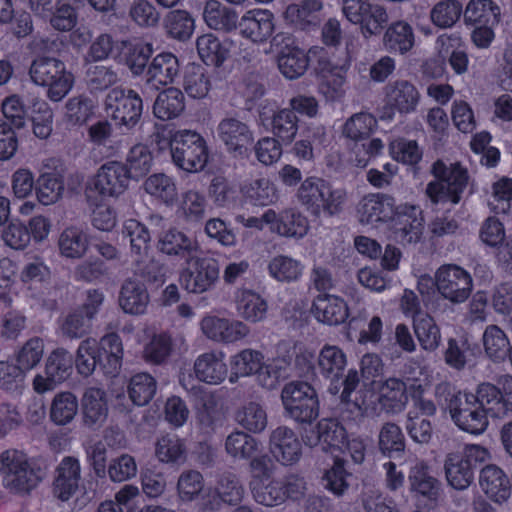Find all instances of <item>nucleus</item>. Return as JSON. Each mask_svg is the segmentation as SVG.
Returning <instances> with one entry per match:
<instances>
[{"instance_id":"nucleus-17","label":"nucleus","mask_w":512,"mask_h":512,"mask_svg":"<svg viewBox=\"0 0 512 512\" xmlns=\"http://www.w3.org/2000/svg\"><path fill=\"white\" fill-rule=\"evenodd\" d=\"M394 197L384 193H371L363 197L358 206L359 221L366 225L384 223L394 215Z\"/></svg>"},{"instance_id":"nucleus-16","label":"nucleus","mask_w":512,"mask_h":512,"mask_svg":"<svg viewBox=\"0 0 512 512\" xmlns=\"http://www.w3.org/2000/svg\"><path fill=\"white\" fill-rule=\"evenodd\" d=\"M387 107L400 114H410L417 110L421 95L414 83L397 79L384 88Z\"/></svg>"},{"instance_id":"nucleus-39","label":"nucleus","mask_w":512,"mask_h":512,"mask_svg":"<svg viewBox=\"0 0 512 512\" xmlns=\"http://www.w3.org/2000/svg\"><path fill=\"white\" fill-rule=\"evenodd\" d=\"M182 87L191 98L206 97L211 88L208 70L200 64L189 63L183 72Z\"/></svg>"},{"instance_id":"nucleus-41","label":"nucleus","mask_w":512,"mask_h":512,"mask_svg":"<svg viewBox=\"0 0 512 512\" xmlns=\"http://www.w3.org/2000/svg\"><path fill=\"white\" fill-rule=\"evenodd\" d=\"M64 192L63 176L57 171L40 173L36 179L35 195L43 205H51L59 201Z\"/></svg>"},{"instance_id":"nucleus-44","label":"nucleus","mask_w":512,"mask_h":512,"mask_svg":"<svg viewBox=\"0 0 512 512\" xmlns=\"http://www.w3.org/2000/svg\"><path fill=\"white\" fill-rule=\"evenodd\" d=\"M472 395L476 403L490 414V417L501 418L504 416V396L496 384L482 382Z\"/></svg>"},{"instance_id":"nucleus-9","label":"nucleus","mask_w":512,"mask_h":512,"mask_svg":"<svg viewBox=\"0 0 512 512\" xmlns=\"http://www.w3.org/2000/svg\"><path fill=\"white\" fill-rule=\"evenodd\" d=\"M179 277L180 284L189 293L201 294L211 290L219 279V264L213 258H199L195 255L185 261Z\"/></svg>"},{"instance_id":"nucleus-52","label":"nucleus","mask_w":512,"mask_h":512,"mask_svg":"<svg viewBox=\"0 0 512 512\" xmlns=\"http://www.w3.org/2000/svg\"><path fill=\"white\" fill-rule=\"evenodd\" d=\"M271 128L274 138L284 145H289L297 135L298 118L289 109L272 111Z\"/></svg>"},{"instance_id":"nucleus-54","label":"nucleus","mask_w":512,"mask_h":512,"mask_svg":"<svg viewBox=\"0 0 512 512\" xmlns=\"http://www.w3.org/2000/svg\"><path fill=\"white\" fill-rule=\"evenodd\" d=\"M196 46L200 58L208 66H221L229 55V50L213 34L198 37Z\"/></svg>"},{"instance_id":"nucleus-33","label":"nucleus","mask_w":512,"mask_h":512,"mask_svg":"<svg viewBox=\"0 0 512 512\" xmlns=\"http://www.w3.org/2000/svg\"><path fill=\"white\" fill-rule=\"evenodd\" d=\"M466 25H498L501 8L493 0H470L463 12Z\"/></svg>"},{"instance_id":"nucleus-34","label":"nucleus","mask_w":512,"mask_h":512,"mask_svg":"<svg viewBox=\"0 0 512 512\" xmlns=\"http://www.w3.org/2000/svg\"><path fill=\"white\" fill-rule=\"evenodd\" d=\"M322 9L321 0H301L297 4H290L286 8L285 15L288 20L305 30L319 25Z\"/></svg>"},{"instance_id":"nucleus-19","label":"nucleus","mask_w":512,"mask_h":512,"mask_svg":"<svg viewBox=\"0 0 512 512\" xmlns=\"http://www.w3.org/2000/svg\"><path fill=\"white\" fill-rule=\"evenodd\" d=\"M180 71L178 58L171 52H161L152 58L145 74L147 86L159 90L172 84Z\"/></svg>"},{"instance_id":"nucleus-3","label":"nucleus","mask_w":512,"mask_h":512,"mask_svg":"<svg viewBox=\"0 0 512 512\" xmlns=\"http://www.w3.org/2000/svg\"><path fill=\"white\" fill-rule=\"evenodd\" d=\"M430 172L435 180L426 185L425 195L433 205H457L468 189L469 195L474 192L469 172L460 162L447 164L438 159L432 164Z\"/></svg>"},{"instance_id":"nucleus-57","label":"nucleus","mask_w":512,"mask_h":512,"mask_svg":"<svg viewBox=\"0 0 512 512\" xmlns=\"http://www.w3.org/2000/svg\"><path fill=\"white\" fill-rule=\"evenodd\" d=\"M266 301L251 290H244L237 298V311L241 317L251 322L263 320L267 313Z\"/></svg>"},{"instance_id":"nucleus-53","label":"nucleus","mask_w":512,"mask_h":512,"mask_svg":"<svg viewBox=\"0 0 512 512\" xmlns=\"http://www.w3.org/2000/svg\"><path fill=\"white\" fill-rule=\"evenodd\" d=\"M125 170L131 179H139L146 176L153 165V156L144 144H136L130 148L127 156Z\"/></svg>"},{"instance_id":"nucleus-64","label":"nucleus","mask_w":512,"mask_h":512,"mask_svg":"<svg viewBox=\"0 0 512 512\" xmlns=\"http://www.w3.org/2000/svg\"><path fill=\"white\" fill-rule=\"evenodd\" d=\"M463 12L462 4L459 1L444 0L432 8L430 17L437 27L450 28L459 20Z\"/></svg>"},{"instance_id":"nucleus-47","label":"nucleus","mask_w":512,"mask_h":512,"mask_svg":"<svg viewBox=\"0 0 512 512\" xmlns=\"http://www.w3.org/2000/svg\"><path fill=\"white\" fill-rule=\"evenodd\" d=\"M157 391L155 378L145 372L133 375L128 383L129 399L136 406H145L154 398Z\"/></svg>"},{"instance_id":"nucleus-63","label":"nucleus","mask_w":512,"mask_h":512,"mask_svg":"<svg viewBox=\"0 0 512 512\" xmlns=\"http://www.w3.org/2000/svg\"><path fill=\"white\" fill-rule=\"evenodd\" d=\"M327 180L317 176L306 177L299 185L296 198L298 202L310 213L314 210V207L321 195H323L324 187Z\"/></svg>"},{"instance_id":"nucleus-48","label":"nucleus","mask_w":512,"mask_h":512,"mask_svg":"<svg viewBox=\"0 0 512 512\" xmlns=\"http://www.w3.org/2000/svg\"><path fill=\"white\" fill-rule=\"evenodd\" d=\"M310 62L309 53L302 49H288L286 52H279L277 64L282 75L290 80L297 79L304 75Z\"/></svg>"},{"instance_id":"nucleus-15","label":"nucleus","mask_w":512,"mask_h":512,"mask_svg":"<svg viewBox=\"0 0 512 512\" xmlns=\"http://www.w3.org/2000/svg\"><path fill=\"white\" fill-rule=\"evenodd\" d=\"M157 250L171 258L191 260L198 250L197 241L175 227L163 230L157 236Z\"/></svg>"},{"instance_id":"nucleus-24","label":"nucleus","mask_w":512,"mask_h":512,"mask_svg":"<svg viewBox=\"0 0 512 512\" xmlns=\"http://www.w3.org/2000/svg\"><path fill=\"white\" fill-rule=\"evenodd\" d=\"M382 45L386 52L394 55H406L415 45L412 26L406 21H395L385 27Z\"/></svg>"},{"instance_id":"nucleus-2","label":"nucleus","mask_w":512,"mask_h":512,"mask_svg":"<svg viewBox=\"0 0 512 512\" xmlns=\"http://www.w3.org/2000/svg\"><path fill=\"white\" fill-rule=\"evenodd\" d=\"M434 396L440 409L448 411L461 430L479 435L487 429L490 414L476 403L472 393L463 392L454 384L444 381L435 386Z\"/></svg>"},{"instance_id":"nucleus-14","label":"nucleus","mask_w":512,"mask_h":512,"mask_svg":"<svg viewBox=\"0 0 512 512\" xmlns=\"http://www.w3.org/2000/svg\"><path fill=\"white\" fill-rule=\"evenodd\" d=\"M395 238L403 244L416 243L423 232L422 210L414 205L397 206L391 218Z\"/></svg>"},{"instance_id":"nucleus-26","label":"nucleus","mask_w":512,"mask_h":512,"mask_svg":"<svg viewBox=\"0 0 512 512\" xmlns=\"http://www.w3.org/2000/svg\"><path fill=\"white\" fill-rule=\"evenodd\" d=\"M312 436H307L309 446L322 445V449L341 448L346 442V430L338 420L332 418L321 419Z\"/></svg>"},{"instance_id":"nucleus-6","label":"nucleus","mask_w":512,"mask_h":512,"mask_svg":"<svg viewBox=\"0 0 512 512\" xmlns=\"http://www.w3.org/2000/svg\"><path fill=\"white\" fill-rule=\"evenodd\" d=\"M284 416L298 424H311L319 416V399L315 388L305 381H291L281 391Z\"/></svg>"},{"instance_id":"nucleus-29","label":"nucleus","mask_w":512,"mask_h":512,"mask_svg":"<svg viewBox=\"0 0 512 512\" xmlns=\"http://www.w3.org/2000/svg\"><path fill=\"white\" fill-rule=\"evenodd\" d=\"M122 237L129 241L130 252L136 257V262L148 257L151 232L146 224L132 218L125 220L122 226Z\"/></svg>"},{"instance_id":"nucleus-49","label":"nucleus","mask_w":512,"mask_h":512,"mask_svg":"<svg viewBox=\"0 0 512 512\" xmlns=\"http://www.w3.org/2000/svg\"><path fill=\"white\" fill-rule=\"evenodd\" d=\"M153 52V45L148 42L138 41L126 46L125 65L134 77L145 76Z\"/></svg>"},{"instance_id":"nucleus-10","label":"nucleus","mask_w":512,"mask_h":512,"mask_svg":"<svg viewBox=\"0 0 512 512\" xmlns=\"http://www.w3.org/2000/svg\"><path fill=\"white\" fill-rule=\"evenodd\" d=\"M216 131L219 140L230 154L234 157H248L250 146L254 142V132L247 123L236 117L227 116L218 123Z\"/></svg>"},{"instance_id":"nucleus-20","label":"nucleus","mask_w":512,"mask_h":512,"mask_svg":"<svg viewBox=\"0 0 512 512\" xmlns=\"http://www.w3.org/2000/svg\"><path fill=\"white\" fill-rule=\"evenodd\" d=\"M201 329L208 338L226 343L238 341L249 333V328L243 322L215 316L204 317Z\"/></svg>"},{"instance_id":"nucleus-5","label":"nucleus","mask_w":512,"mask_h":512,"mask_svg":"<svg viewBox=\"0 0 512 512\" xmlns=\"http://www.w3.org/2000/svg\"><path fill=\"white\" fill-rule=\"evenodd\" d=\"M168 144L172 161L178 168L188 173H197L206 167L209 149L200 133L186 129L176 131Z\"/></svg>"},{"instance_id":"nucleus-28","label":"nucleus","mask_w":512,"mask_h":512,"mask_svg":"<svg viewBox=\"0 0 512 512\" xmlns=\"http://www.w3.org/2000/svg\"><path fill=\"white\" fill-rule=\"evenodd\" d=\"M194 372L198 380L207 384L222 383L227 376V365L223 361L221 352H207L197 357L194 363Z\"/></svg>"},{"instance_id":"nucleus-50","label":"nucleus","mask_w":512,"mask_h":512,"mask_svg":"<svg viewBox=\"0 0 512 512\" xmlns=\"http://www.w3.org/2000/svg\"><path fill=\"white\" fill-rule=\"evenodd\" d=\"M388 22L387 10L381 5L371 3L366 12L363 13L362 19L354 25H359L361 35L364 39L369 40L372 37L379 36Z\"/></svg>"},{"instance_id":"nucleus-60","label":"nucleus","mask_w":512,"mask_h":512,"mask_svg":"<svg viewBox=\"0 0 512 512\" xmlns=\"http://www.w3.org/2000/svg\"><path fill=\"white\" fill-rule=\"evenodd\" d=\"M91 318L78 308L69 312L59 321L60 334L68 339H79L89 333Z\"/></svg>"},{"instance_id":"nucleus-8","label":"nucleus","mask_w":512,"mask_h":512,"mask_svg":"<svg viewBox=\"0 0 512 512\" xmlns=\"http://www.w3.org/2000/svg\"><path fill=\"white\" fill-rule=\"evenodd\" d=\"M74 357L64 348L52 350L45 360L43 372L35 375L32 386L36 393L44 394L54 390L66 381L73 372Z\"/></svg>"},{"instance_id":"nucleus-35","label":"nucleus","mask_w":512,"mask_h":512,"mask_svg":"<svg viewBox=\"0 0 512 512\" xmlns=\"http://www.w3.org/2000/svg\"><path fill=\"white\" fill-rule=\"evenodd\" d=\"M185 109L183 92L170 87L160 92L153 105V114L156 118L167 121L177 118Z\"/></svg>"},{"instance_id":"nucleus-4","label":"nucleus","mask_w":512,"mask_h":512,"mask_svg":"<svg viewBox=\"0 0 512 512\" xmlns=\"http://www.w3.org/2000/svg\"><path fill=\"white\" fill-rule=\"evenodd\" d=\"M31 81L47 88L46 95L53 102L61 101L73 88L74 76L66 64L55 57L38 56L29 68Z\"/></svg>"},{"instance_id":"nucleus-55","label":"nucleus","mask_w":512,"mask_h":512,"mask_svg":"<svg viewBox=\"0 0 512 512\" xmlns=\"http://www.w3.org/2000/svg\"><path fill=\"white\" fill-rule=\"evenodd\" d=\"M145 191L166 205L177 200V188L173 179L163 173L150 175L144 182Z\"/></svg>"},{"instance_id":"nucleus-13","label":"nucleus","mask_w":512,"mask_h":512,"mask_svg":"<svg viewBox=\"0 0 512 512\" xmlns=\"http://www.w3.org/2000/svg\"><path fill=\"white\" fill-rule=\"evenodd\" d=\"M250 488L255 501L268 507L277 506L288 498L297 500L305 489L301 482H250Z\"/></svg>"},{"instance_id":"nucleus-32","label":"nucleus","mask_w":512,"mask_h":512,"mask_svg":"<svg viewBox=\"0 0 512 512\" xmlns=\"http://www.w3.org/2000/svg\"><path fill=\"white\" fill-rule=\"evenodd\" d=\"M84 81L91 93H99L114 88L120 82V75L113 65L86 63Z\"/></svg>"},{"instance_id":"nucleus-38","label":"nucleus","mask_w":512,"mask_h":512,"mask_svg":"<svg viewBox=\"0 0 512 512\" xmlns=\"http://www.w3.org/2000/svg\"><path fill=\"white\" fill-rule=\"evenodd\" d=\"M58 248L61 256L65 258L81 259L89 248L88 235L79 227H67L59 236Z\"/></svg>"},{"instance_id":"nucleus-42","label":"nucleus","mask_w":512,"mask_h":512,"mask_svg":"<svg viewBox=\"0 0 512 512\" xmlns=\"http://www.w3.org/2000/svg\"><path fill=\"white\" fill-rule=\"evenodd\" d=\"M414 334L420 347L427 352L436 351L441 344V332L434 318L429 314H420L413 321Z\"/></svg>"},{"instance_id":"nucleus-62","label":"nucleus","mask_w":512,"mask_h":512,"mask_svg":"<svg viewBox=\"0 0 512 512\" xmlns=\"http://www.w3.org/2000/svg\"><path fill=\"white\" fill-rule=\"evenodd\" d=\"M308 220L295 210L283 211L276 223V232L285 237L302 238L308 231Z\"/></svg>"},{"instance_id":"nucleus-40","label":"nucleus","mask_w":512,"mask_h":512,"mask_svg":"<svg viewBox=\"0 0 512 512\" xmlns=\"http://www.w3.org/2000/svg\"><path fill=\"white\" fill-rule=\"evenodd\" d=\"M378 401L388 412H400L408 401L406 384L398 378H389L379 387Z\"/></svg>"},{"instance_id":"nucleus-37","label":"nucleus","mask_w":512,"mask_h":512,"mask_svg":"<svg viewBox=\"0 0 512 512\" xmlns=\"http://www.w3.org/2000/svg\"><path fill=\"white\" fill-rule=\"evenodd\" d=\"M163 28L169 38L185 42L193 35L195 20L188 11L174 9L164 16Z\"/></svg>"},{"instance_id":"nucleus-30","label":"nucleus","mask_w":512,"mask_h":512,"mask_svg":"<svg viewBox=\"0 0 512 512\" xmlns=\"http://www.w3.org/2000/svg\"><path fill=\"white\" fill-rule=\"evenodd\" d=\"M203 19L209 28L225 33L238 29L240 21L234 9L217 0H208L205 3Z\"/></svg>"},{"instance_id":"nucleus-22","label":"nucleus","mask_w":512,"mask_h":512,"mask_svg":"<svg viewBox=\"0 0 512 512\" xmlns=\"http://www.w3.org/2000/svg\"><path fill=\"white\" fill-rule=\"evenodd\" d=\"M270 450L282 465L293 464L301 456V443L292 429L281 426L270 436Z\"/></svg>"},{"instance_id":"nucleus-1","label":"nucleus","mask_w":512,"mask_h":512,"mask_svg":"<svg viewBox=\"0 0 512 512\" xmlns=\"http://www.w3.org/2000/svg\"><path fill=\"white\" fill-rule=\"evenodd\" d=\"M347 365L344 351L335 345H324L318 355L317 369L319 373L331 380L329 392L339 394V399L349 410L363 412L367 409L366 393L360 386V374L356 369H349L340 380Z\"/></svg>"},{"instance_id":"nucleus-51","label":"nucleus","mask_w":512,"mask_h":512,"mask_svg":"<svg viewBox=\"0 0 512 512\" xmlns=\"http://www.w3.org/2000/svg\"><path fill=\"white\" fill-rule=\"evenodd\" d=\"M482 339L485 353L493 362H502L506 359L510 341L500 327L497 325L487 326Z\"/></svg>"},{"instance_id":"nucleus-58","label":"nucleus","mask_w":512,"mask_h":512,"mask_svg":"<svg viewBox=\"0 0 512 512\" xmlns=\"http://www.w3.org/2000/svg\"><path fill=\"white\" fill-rule=\"evenodd\" d=\"M44 341L40 337L28 339L16 352V364L27 374L35 369L44 355Z\"/></svg>"},{"instance_id":"nucleus-7","label":"nucleus","mask_w":512,"mask_h":512,"mask_svg":"<svg viewBox=\"0 0 512 512\" xmlns=\"http://www.w3.org/2000/svg\"><path fill=\"white\" fill-rule=\"evenodd\" d=\"M103 108L119 128L132 131L141 121L144 105L136 90L117 86L105 95Z\"/></svg>"},{"instance_id":"nucleus-31","label":"nucleus","mask_w":512,"mask_h":512,"mask_svg":"<svg viewBox=\"0 0 512 512\" xmlns=\"http://www.w3.org/2000/svg\"><path fill=\"white\" fill-rule=\"evenodd\" d=\"M118 301L125 313L140 315L148 306L149 295L143 283L129 278L121 286Z\"/></svg>"},{"instance_id":"nucleus-43","label":"nucleus","mask_w":512,"mask_h":512,"mask_svg":"<svg viewBox=\"0 0 512 512\" xmlns=\"http://www.w3.org/2000/svg\"><path fill=\"white\" fill-rule=\"evenodd\" d=\"M79 411L77 397L69 391L57 393L50 405V420L58 425L69 424Z\"/></svg>"},{"instance_id":"nucleus-61","label":"nucleus","mask_w":512,"mask_h":512,"mask_svg":"<svg viewBox=\"0 0 512 512\" xmlns=\"http://www.w3.org/2000/svg\"><path fill=\"white\" fill-rule=\"evenodd\" d=\"M446 480H473L478 463L461 454H449L445 460Z\"/></svg>"},{"instance_id":"nucleus-12","label":"nucleus","mask_w":512,"mask_h":512,"mask_svg":"<svg viewBox=\"0 0 512 512\" xmlns=\"http://www.w3.org/2000/svg\"><path fill=\"white\" fill-rule=\"evenodd\" d=\"M130 179L124 163L109 161L98 169L86 191L87 197H90L93 191L103 198L118 197L128 188Z\"/></svg>"},{"instance_id":"nucleus-56","label":"nucleus","mask_w":512,"mask_h":512,"mask_svg":"<svg viewBox=\"0 0 512 512\" xmlns=\"http://www.w3.org/2000/svg\"><path fill=\"white\" fill-rule=\"evenodd\" d=\"M376 127L377 120L374 116L369 113H356L345 122L343 135L355 141V148H358V142L368 139Z\"/></svg>"},{"instance_id":"nucleus-46","label":"nucleus","mask_w":512,"mask_h":512,"mask_svg":"<svg viewBox=\"0 0 512 512\" xmlns=\"http://www.w3.org/2000/svg\"><path fill=\"white\" fill-rule=\"evenodd\" d=\"M378 448L389 458H399L405 452V438L401 428L391 422L383 424L378 435Z\"/></svg>"},{"instance_id":"nucleus-25","label":"nucleus","mask_w":512,"mask_h":512,"mask_svg":"<svg viewBox=\"0 0 512 512\" xmlns=\"http://www.w3.org/2000/svg\"><path fill=\"white\" fill-rule=\"evenodd\" d=\"M0 476L12 480H41L34 473L28 456L18 449H7L0 453Z\"/></svg>"},{"instance_id":"nucleus-18","label":"nucleus","mask_w":512,"mask_h":512,"mask_svg":"<svg viewBox=\"0 0 512 512\" xmlns=\"http://www.w3.org/2000/svg\"><path fill=\"white\" fill-rule=\"evenodd\" d=\"M275 28L274 15L269 10L254 9L247 11L239 21V33L242 37L256 43L265 42Z\"/></svg>"},{"instance_id":"nucleus-45","label":"nucleus","mask_w":512,"mask_h":512,"mask_svg":"<svg viewBox=\"0 0 512 512\" xmlns=\"http://www.w3.org/2000/svg\"><path fill=\"white\" fill-rule=\"evenodd\" d=\"M267 269L273 279L282 283H291L302 277L304 265L292 257L277 255L269 261Z\"/></svg>"},{"instance_id":"nucleus-59","label":"nucleus","mask_w":512,"mask_h":512,"mask_svg":"<svg viewBox=\"0 0 512 512\" xmlns=\"http://www.w3.org/2000/svg\"><path fill=\"white\" fill-rule=\"evenodd\" d=\"M99 344L93 338L83 340L76 353L74 363L77 371L82 376H90L99 367Z\"/></svg>"},{"instance_id":"nucleus-23","label":"nucleus","mask_w":512,"mask_h":512,"mask_svg":"<svg viewBox=\"0 0 512 512\" xmlns=\"http://www.w3.org/2000/svg\"><path fill=\"white\" fill-rule=\"evenodd\" d=\"M312 313L317 321L330 326L344 323L349 316L346 302L330 294H320L314 299Z\"/></svg>"},{"instance_id":"nucleus-11","label":"nucleus","mask_w":512,"mask_h":512,"mask_svg":"<svg viewBox=\"0 0 512 512\" xmlns=\"http://www.w3.org/2000/svg\"><path fill=\"white\" fill-rule=\"evenodd\" d=\"M438 293L452 303H462L472 292L473 281L469 272L455 264L437 270Z\"/></svg>"},{"instance_id":"nucleus-27","label":"nucleus","mask_w":512,"mask_h":512,"mask_svg":"<svg viewBox=\"0 0 512 512\" xmlns=\"http://www.w3.org/2000/svg\"><path fill=\"white\" fill-rule=\"evenodd\" d=\"M99 368L110 377L119 374L122 366L123 346L121 338L116 333L103 336L99 342Z\"/></svg>"},{"instance_id":"nucleus-36","label":"nucleus","mask_w":512,"mask_h":512,"mask_svg":"<svg viewBox=\"0 0 512 512\" xmlns=\"http://www.w3.org/2000/svg\"><path fill=\"white\" fill-rule=\"evenodd\" d=\"M320 197L312 211V216L335 217L344 211L347 202V191L344 188L335 187L327 181L323 195Z\"/></svg>"},{"instance_id":"nucleus-21","label":"nucleus","mask_w":512,"mask_h":512,"mask_svg":"<svg viewBox=\"0 0 512 512\" xmlns=\"http://www.w3.org/2000/svg\"><path fill=\"white\" fill-rule=\"evenodd\" d=\"M83 425L89 429L103 426L108 416L106 393L100 388H87L81 400Z\"/></svg>"}]
</instances>
